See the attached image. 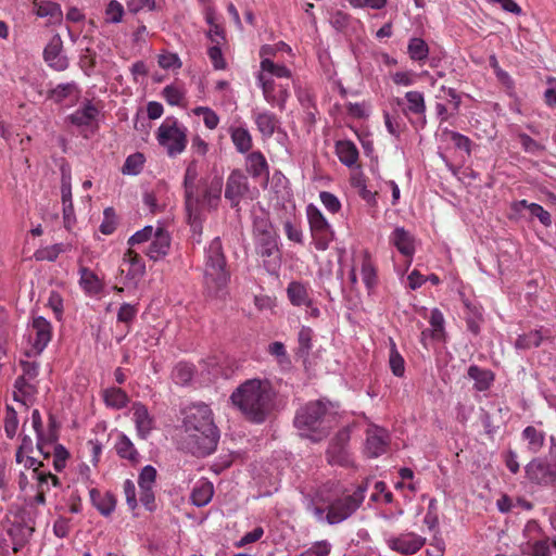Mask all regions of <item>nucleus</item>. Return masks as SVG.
Masks as SVG:
<instances>
[{
  "mask_svg": "<svg viewBox=\"0 0 556 556\" xmlns=\"http://www.w3.org/2000/svg\"><path fill=\"white\" fill-rule=\"evenodd\" d=\"M182 440L186 447L197 456H207L215 452L219 431L208 405L195 403L185 409Z\"/></svg>",
  "mask_w": 556,
  "mask_h": 556,
  "instance_id": "1",
  "label": "nucleus"
},
{
  "mask_svg": "<svg viewBox=\"0 0 556 556\" xmlns=\"http://www.w3.org/2000/svg\"><path fill=\"white\" fill-rule=\"evenodd\" d=\"M276 393L267 379L252 378L240 383L229 401L247 420L263 424L275 407Z\"/></svg>",
  "mask_w": 556,
  "mask_h": 556,
  "instance_id": "2",
  "label": "nucleus"
},
{
  "mask_svg": "<svg viewBox=\"0 0 556 556\" xmlns=\"http://www.w3.org/2000/svg\"><path fill=\"white\" fill-rule=\"evenodd\" d=\"M292 72L287 66H273L266 62L263 71L255 74L256 85L262 90L264 100L271 108L283 111L290 98Z\"/></svg>",
  "mask_w": 556,
  "mask_h": 556,
  "instance_id": "3",
  "label": "nucleus"
},
{
  "mask_svg": "<svg viewBox=\"0 0 556 556\" xmlns=\"http://www.w3.org/2000/svg\"><path fill=\"white\" fill-rule=\"evenodd\" d=\"M293 424L300 437L316 443L329 434L333 416L323 401H312L296 410Z\"/></svg>",
  "mask_w": 556,
  "mask_h": 556,
  "instance_id": "4",
  "label": "nucleus"
},
{
  "mask_svg": "<svg viewBox=\"0 0 556 556\" xmlns=\"http://www.w3.org/2000/svg\"><path fill=\"white\" fill-rule=\"evenodd\" d=\"M230 280L219 238H214L204 252L203 282L211 298H223Z\"/></svg>",
  "mask_w": 556,
  "mask_h": 556,
  "instance_id": "5",
  "label": "nucleus"
},
{
  "mask_svg": "<svg viewBox=\"0 0 556 556\" xmlns=\"http://www.w3.org/2000/svg\"><path fill=\"white\" fill-rule=\"evenodd\" d=\"M367 482L359 485L353 494H345L328 501L326 507L319 506L315 501L309 503L307 509L317 521H327L337 525L348 519L361 506L367 491Z\"/></svg>",
  "mask_w": 556,
  "mask_h": 556,
  "instance_id": "6",
  "label": "nucleus"
},
{
  "mask_svg": "<svg viewBox=\"0 0 556 556\" xmlns=\"http://www.w3.org/2000/svg\"><path fill=\"white\" fill-rule=\"evenodd\" d=\"M155 138L169 157H176L187 148L188 128L176 117L167 116L156 129Z\"/></svg>",
  "mask_w": 556,
  "mask_h": 556,
  "instance_id": "7",
  "label": "nucleus"
},
{
  "mask_svg": "<svg viewBox=\"0 0 556 556\" xmlns=\"http://www.w3.org/2000/svg\"><path fill=\"white\" fill-rule=\"evenodd\" d=\"M306 216L315 248L325 251L334 239V231L321 211L314 204L306 206Z\"/></svg>",
  "mask_w": 556,
  "mask_h": 556,
  "instance_id": "8",
  "label": "nucleus"
},
{
  "mask_svg": "<svg viewBox=\"0 0 556 556\" xmlns=\"http://www.w3.org/2000/svg\"><path fill=\"white\" fill-rule=\"evenodd\" d=\"M397 104L402 106L403 114L416 129L425 128L427 105L424 92L418 90L407 91L403 99H397Z\"/></svg>",
  "mask_w": 556,
  "mask_h": 556,
  "instance_id": "9",
  "label": "nucleus"
},
{
  "mask_svg": "<svg viewBox=\"0 0 556 556\" xmlns=\"http://www.w3.org/2000/svg\"><path fill=\"white\" fill-rule=\"evenodd\" d=\"M256 254L262 258L263 266L270 275H277L281 267L279 236L271 235L254 240Z\"/></svg>",
  "mask_w": 556,
  "mask_h": 556,
  "instance_id": "10",
  "label": "nucleus"
},
{
  "mask_svg": "<svg viewBox=\"0 0 556 556\" xmlns=\"http://www.w3.org/2000/svg\"><path fill=\"white\" fill-rule=\"evenodd\" d=\"M52 339V325L42 316H36L27 327V340L30 345L28 355H39Z\"/></svg>",
  "mask_w": 556,
  "mask_h": 556,
  "instance_id": "11",
  "label": "nucleus"
},
{
  "mask_svg": "<svg viewBox=\"0 0 556 556\" xmlns=\"http://www.w3.org/2000/svg\"><path fill=\"white\" fill-rule=\"evenodd\" d=\"M198 178L197 162L192 161L188 164L184 177L185 204L188 212L189 223L191 227L195 226L199 218L200 198L197 192L195 181Z\"/></svg>",
  "mask_w": 556,
  "mask_h": 556,
  "instance_id": "12",
  "label": "nucleus"
},
{
  "mask_svg": "<svg viewBox=\"0 0 556 556\" xmlns=\"http://www.w3.org/2000/svg\"><path fill=\"white\" fill-rule=\"evenodd\" d=\"M119 269L124 277V283L137 287L146 274V264L140 254L132 249H128L123 256Z\"/></svg>",
  "mask_w": 556,
  "mask_h": 556,
  "instance_id": "13",
  "label": "nucleus"
},
{
  "mask_svg": "<svg viewBox=\"0 0 556 556\" xmlns=\"http://www.w3.org/2000/svg\"><path fill=\"white\" fill-rule=\"evenodd\" d=\"M388 547L403 556H410L419 552L426 539L415 532H404L399 535H389L384 539Z\"/></svg>",
  "mask_w": 556,
  "mask_h": 556,
  "instance_id": "14",
  "label": "nucleus"
},
{
  "mask_svg": "<svg viewBox=\"0 0 556 556\" xmlns=\"http://www.w3.org/2000/svg\"><path fill=\"white\" fill-rule=\"evenodd\" d=\"M527 478L539 485L551 486L556 483V463L535 458L526 466Z\"/></svg>",
  "mask_w": 556,
  "mask_h": 556,
  "instance_id": "15",
  "label": "nucleus"
},
{
  "mask_svg": "<svg viewBox=\"0 0 556 556\" xmlns=\"http://www.w3.org/2000/svg\"><path fill=\"white\" fill-rule=\"evenodd\" d=\"M252 119L262 139L267 140L271 138L275 132L288 138L287 132L280 126L279 117L271 111L266 109H254L252 111Z\"/></svg>",
  "mask_w": 556,
  "mask_h": 556,
  "instance_id": "16",
  "label": "nucleus"
},
{
  "mask_svg": "<svg viewBox=\"0 0 556 556\" xmlns=\"http://www.w3.org/2000/svg\"><path fill=\"white\" fill-rule=\"evenodd\" d=\"M156 476V469L151 465H147L141 469L138 477V485L140 490L139 500L148 510H153L155 508L154 488Z\"/></svg>",
  "mask_w": 556,
  "mask_h": 556,
  "instance_id": "17",
  "label": "nucleus"
},
{
  "mask_svg": "<svg viewBox=\"0 0 556 556\" xmlns=\"http://www.w3.org/2000/svg\"><path fill=\"white\" fill-rule=\"evenodd\" d=\"M389 243L394 247L400 254L407 258V267L412 264L416 252V238L402 226H396L388 238Z\"/></svg>",
  "mask_w": 556,
  "mask_h": 556,
  "instance_id": "18",
  "label": "nucleus"
},
{
  "mask_svg": "<svg viewBox=\"0 0 556 556\" xmlns=\"http://www.w3.org/2000/svg\"><path fill=\"white\" fill-rule=\"evenodd\" d=\"M169 248L170 236L163 225L157 223L155 236L151 238L144 253L151 261L156 262L168 254Z\"/></svg>",
  "mask_w": 556,
  "mask_h": 556,
  "instance_id": "19",
  "label": "nucleus"
},
{
  "mask_svg": "<svg viewBox=\"0 0 556 556\" xmlns=\"http://www.w3.org/2000/svg\"><path fill=\"white\" fill-rule=\"evenodd\" d=\"M248 189L247 176L239 169L232 170L227 178L225 198L230 201L232 206H237Z\"/></svg>",
  "mask_w": 556,
  "mask_h": 556,
  "instance_id": "20",
  "label": "nucleus"
},
{
  "mask_svg": "<svg viewBox=\"0 0 556 556\" xmlns=\"http://www.w3.org/2000/svg\"><path fill=\"white\" fill-rule=\"evenodd\" d=\"M43 59L55 71L62 72L68 67V60L63 54V42L59 35L53 36L46 46Z\"/></svg>",
  "mask_w": 556,
  "mask_h": 556,
  "instance_id": "21",
  "label": "nucleus"
},
{
  "mask_svg": "<svg viewBox=\"0 0 556 556\" xmlns=\"http://www.w3.org/2000/svg\"><path fill=\"white\" fill-rule=\"evenodd\" d=\"M389 444L388 431L383 428L371 426L366 432L365 451L370 457H378L387 451Z\"/></svg>",
  "mask_w": 556,
  "mask_h": 556,
  "instance_id": "22",
  "label": "nucleus"
},
{
  "mask_svg": "<svg viewBox=\"0 0 556 556\" xmlns=\"http://www.w3.org/2000/svg\"><path fill=\"white\" fill-rule=\"evenodd\" d=\"M131 413L138 437L143 440L147 439L155 428L153 416L150 415L147 406L140 402L132 404Z\"/></svg>",
  "mask_w": 556,
  "mask_h": 556,
  "instance_id": "23",
  "label": "nucleus"
},
{
  "mask_svg": "<svg viewBox=\"0 0 556 556\" xmlns=\"http://www.w3.org/2000/svg\"><path fill=\"white\" fill-rule=\"evenodd\" d=\"M228 134L230 136L231 142L239 153L245 154L250 152L253 147V139L250 130L244 124L230 125L228 128Z\"/></svg>",
  "mask_w": 556,
  "mask_h": 556,
  "instance_id": "24",
  "label": "nucleus"
},
{
  "mask_svg": "<svg viewBox=\"0 0 556 556\" xmlns=\"http://www.w3.org/2000/svg\"><path fill=\"white\" fill-rule=\"evenodd\" d=\"M222 186V180L215 178L205 187L202 197L199 195V210L202 206L208 210H215L218 206V203L220 201ZM198 219H200V217ZM198 226L199 223H195V226L192 228L195 230Z\"/></svg>",
  "mask_w": 556,
  "mask_h": 556,
  "instance_id": "25",
  "label": "nucleus"
},
{
  "mask_svg": "<svg viewBox=\"0 0 556 556\" xmlns=\"http://www.w3.org/2000/svg\"><path fill=\"white\" fill-rule=\"evenodd\" d=\"M99 115L98 108L87 100L80 108L68 116L70 122L78 127L91 126Z\"/></svg>",
  "mask_w": 556,
  "mask_h": 556,
  "instance_id": "26",
  "label": "nucleus"
},
{
  "mask_svg": "<svg viewBox=\"0 0 556 556\" xmlns=\"http://www.w3.org/2000/svg\"><path fill=\"white\" fill-rule=\"evenodd\" d=\"M34 527L23 521H13L8 529V534L12 540L13 551H20L30 539Z\"/></svg>",
  "mask_w": 556,
  "mask_h": 556,
  "instance_id": "27",
  "label": "nucleus"
},
{
  "mask_svg": "<svg viewBox=\"0 0 556 556\" xmlns=\"http://www.w3.org/2000/svg\"><path fill=\"white\" fill-rule=\"evenodd\" d=\"M430 328L421 332V342L427 345L428 340H441L444 333V317L438 308H433L429 316Z\"/></svg>",
  "mask_w": 556,
  "mask_h": 556,
  "instance_id": "28",
  "label": "nucleus"
},
{
  "mask_svg": "<svg viewBox=\"0 0 556 556\" xmlns=\"http://www.w3.org/2000/svg\"><path fill=\"white\" fill-rule=\"evenodd\" d=\"M33 7L38 17H48L52 24L62 22L63 12L60 4L48 0H34Z\"/></svg>",
  "mask_w": 556,
  "mask_h": 556,
  "instance_id": "29",
  "label": "nucleus"
},
{
  "mask_svg": "<svg viewBox=\"0 0 556 556\" xmlns=\"http://www.w3.org/2000/svg\"><path fill=\"white\" fill-rule=\"evenodd\" d=\"M89 494L92 505L100 511L101 515L110 516L115 510L116 498L112 493H101L97 489H91Z\"/></svg>",
  "mask_w": 556,
  "mask_h": 556,
  "instance_id": "30",
  "label": "nucleus"
},
{
  "mask_svg": "<svg viewBox=\"0 0 556 556\" xmlns=\"http://www.w3.org/2000/svg\"><path fill=\"white\" fill-rule=\"evenodd\" d=\"M25 376H20L14 383L13 397L25 406L31 403L36 392L35 386Z\"/></svg>",
  "mask_w": 556,
  "mask_h": 556,
  "instance_id": "31",
  "label": "nucleus"
},
{
  "mask_svg": "<svg viewBox=\"0 0 556 556\" xmlns=\"http://www.w3.org/2000/svg\"><path fill=\"white\" fill-rule=\"evenodd\" d=\"M287 295L294 306H311L312 300L308 294V288L302 282L291 281L287 287Z\"/></svg>",
  "mask_w": 556,
  "mask_h": 556,
  "instance_id": "32",
  "label": "nucleus"
},
{
  "mask_svg": "<svg viewBox=\"0 0 556 556\" xmlns=\"http://www.w3.org/2000/svg\"><path fill=\"white\" fill-rule=\"evenodd\" d=\"M336 154L340 162L348 167L356 165L358 160V150L354 142L341 140L336 143Z\"/></svg>",
  "mask_w": 556,
  "mask_h": 556,
  "instance_id": "33",
  "label": "nucleus"
},
{
  "mask_svg": "<svg viewBox=\"0 0 556 556\" xmlns=\"http://www.w3.org/2000/svg\"><path fill=\"white\" fill-rule=\"evenodd\" d=\"M214 494V486L213 484L207 480H200L194 485L190 500L193 505L197 507H203L207 505Z\"/></svg>",
  "mask_w": 556,
  "mask_h": 556,
  "instance_id": "34",
  "label": "nucleus"
},
{
  "mask_svg": "<svg viewBox=\"0 0 556 556\" xmlns=\"http://www.w3.org/2000/svg\"><path fill=\"white\" fill-rule=\"evenodd\" d=\"M247 170L253 177L268 175V163L261 151L250 152L245 157Z\"/></svg>",
  "mask_w": 556,
  "mask_h": 556,
  "instance_id": "35",
  "label": "nucleus"
},
{
  "mask_svg": "<svg viewBox=\"0 0 556 556\" xmlns=\"http://www.w3.org/2000/svg\"><path fill=\"white\" fill-rule=\"evenodd\" d=\"M103 401L110 408L122 409L127 406L129 397L121 388L112 387L103 391Z\"/></svg>",
  "mask_w": 556,
  "mask_h": 556,
  "instance_id": "36",
  "label": "nucleus"
},
{
  "mask_svg": "<svg viewBox=\"0 0 556 556\" xmlns=\"http://www.w3.org/2000/svg\"><path fill=\"white\" fill-rule=\"evenodd\" d=\"M79 286L88 294H98L102 290V282L99 277L89 268L79 269Z\"/></svg>",
  "mask_w": 556,
  "mask_h": 556,
  "instance_id": "37",
  "label": "nucleus"
},
{
  "mask_svg": "<svg viewBox=\"0 0 556 556\" xmlns=\"http://www.w3.org/2000/svg\"><path fill=\"white\" fill-rule=\"evenodd\" d=\"M489 66L493 68L501 89L508 96H513L515 93V81L511 76L500 67L494 56H489Z\"/></svg>",
  "mask_w": 556,
  "mask_h": 556,
  "instance_id": "38",
  "label": "nucleus"
},
{
  "mask_svg": "<svg viewBox=\"0 0 556 556\" xmlns=\"http://www.w3.org/2000/svg\"><path fill=\"white\" fill-rule=\"evenodd\" d=\"M31 426L37 437V448L45 458H48L51 455V451L47 450L49 442L43 435L42 419L38 409L31 412Z\"/></svg>",
  "mask_w": 556,
  "mask_h": 556,
  "instance_id": "39",
  "label": "nucleus"
},
{
  "mask_svg": "<svg viewBox=\"0 0 556 556\" xmlns=\"http://www.w3.org/2000/svg\"><path fill=\"white\" fill-rule=\"evenodd\" d=\"M527 208L532 217H536L542 225L545 227L551 226L552 217L551 214L540 204L529 203L527 200H520L515 203V210Z\"/></svg>",
  "mask_w": 556,
  "mask_h": 556,
  "instance_id": "40",
  "label": "nucleus"
},
{
  "mask_svg": "<svg viewBox=\"0 0 556 556\" xmlns=\"http://www.w3.org/2000/svg\"><path fill=\"white\" fill-rule=\"evenodd\" d=\"M407 53L412 61L418 63L425 62L429 55L428 43L419 37H413L408 41Z\"/></svg>",
  "mask_w": 556,
  "mask_h": 556,
  "instance_id": "41",
  "label": "nucleus"
},
{
  "mask_svg": "<svg viewBox=\"0 0 556 556\" xmlns=\"http://www.w3.org/2000/svg\"><path fill=\"white\" fill-rule=\"evenodd\" d=\"M521 435L531 453H539L544 445L545 433L533 426L526 427Z\"/></svg>",
  "mask_w": 556,
  "mask_h": 556,
  "instance_id": "42",
  "label": "nucleus"
},
{
  "mask_svg": "<svg viewBox=\"0 0 556 556\" xmlns=\"http://www.w3.org/2000/svg\"><path fill=\"white\" fill-rule=\"evenodd\" d=\"M115 451L119 457L130 462H137L139 456L134 443L125 433H119L117 435Z\"/></svg>",
  "mask_w": 556,
  "mask_h": 556,
  "instance_id": "43",
  "label": "nucleus"
},
{
  "mask_svg": "<svg viewBox=\"0 0 556 556\" xmlns=\"http://www.w3.org/2000/svg\"><path fill=\"white\" fill-rule=\"evenodd\" d=\"M327 459L331 465L349 466L351 465V458L346 447L336 442H330L327 450Z\"/></svg>",
  "mask_w": 556,
  "mask_h": 556,
  "instance_id": "44",
  "label": "nucleus"
},
{
  "mask_svg": "<svg viewBox=\"0 0 556 556\" xmlns=\"http://www.w3.org/2000/svg\"><path fill=\"white\" fill-rule=\"evenodd\" d=\"M351 185L364 201L370 205L377 204V192L367 189L366 179L362 173H356L351 177Z\"/></svg>",
  "mask_w": 556,
  "mask_h": 556,
  "instance_id": "45",
  "label": "nucleus"
},
{
  "mask_svg": "<svg viewBox=\"0 0 556 556\" xmlns=\"http://www.w3.org/2000/svg\"><path fill=\"white\" fill-rule=\"evenodd\" d=\"M361 275L363 282L365 283L366 288L371 291L376 288L378 283V276H377V268L372 261L370 260L369 255L366 254L363 257L362 266H361Z\"/></svg>",
  "mask_w": 556,
  "mask_h": 556,
  "instance_id": "46",
  "label": "nucleus"
},
{
  "mask_svg": "<svg viewBox=\"0 0 556 556\" xmlns=\"http://www.w3.org/2000/svg\"><path fill=\"white\" fill-rule=\"evenodd\" d=\"M314 331L307 326H302L298 332V349L296 355L301 357H307L313 348Z\"/></svg>",
  "mask_w": 556,
  "mask_h": 556,
  "instance_id": "47",
  "label": "nucleus"
},
{
  "mask_svg": "<svg viewBox=\"0 0 556 556\" xmlns=\"http://www.w3.org/2000/svg\"><path fill=\"white\" fill-rule=\"evenodd\" d=\"M79 96V89L76 83H65L58 85L51 90V99L58 103L65 101L66 99L77 98Z\"/></svg>",
  "mask_w": 556,
  "mask_h": 556,
  "instance_id": "48",
  "label": "nucleus"
},
{
  "mask_svg": "<svg viewBox=\"0 0 556 556\" xmlns=\"http://www.w3.org/2000/svg\"><path fill=\"white\" fill-rule=\"evenodd\" d=\"M194 376V367L192 364L180 362L173 370V379L177 384H187Z\"/></svg>",
  "mask_w": 556,
  "mask_h": 556,
  "instance_id": "49",
  "label": "nucleus"
},
{
  "mask_svg": "<svg viewBox=\"0 0 556 556\" xmlns=\"http://www.w3.org/2000/svg\"><path fill=\"white\" fill-rule=\"evenodd\" d=\"M390 355H389V365L394 376L403 377L405 372V362L403 356L397 351L395 342L390 340Z\"/></svg>",
  "mask_w": 556,
  "mask_h": 556,
  "instance_id": "50",
  "label": "nucleus"
},
{
  "mask_svg": "<svg viewBox=\"0 0 556 556\" xmlns=\"http://www.w3.org/2000/svg\"><path fill=\"white\" fill-rule=\"evenodd\" d=\"M192 113L195 116H202L204 126L210 129L214 130L217 128L219 124V116L216 114L214 110H212L208 106H195L192 109Z\"/></svg>",
  "mask_w": 556,
  "mask_h": 556,
  "instance_id": "51",
  "label": "nucleus"
},
{
  "mask_svg": "<svg viewBox=\"0 0 556 556\" xmlns=\"http://www.w3.org/2000/svg\"><path fill=\"white\" fill-rule=\"evenodd\" d=\"M146 162L144 155L140 152L130 154L122 168L123 174L125 175H138L142 168L143 164Z\"/></svg>",
  "mask_w": 556,
  "mask_h": 556,
  "instance_id": "52",
  "label": "nucleus"
},
{
  "mask_svg": "<svg viewBox=\"0 0 556 556\" xmlns=\"http://www.w3.org/2000/svg\"><path fill=\"white\" fill-rule=\"evenodd\" d=\"M49 446L47 447L48 451L52 448V456H53V467L56 471H62L65 466L66 462L70 457L68 451L61 444H55L52 446V442L49 441Z\"/></svg>",
  "mask_w": 556,
  "mask_h": 556,
  "instance_id": "53",
  "label": "nucleus"
},
{
  "mask_svg": "<svg viewBox=\"0 0 556 556\" xmlns=\"http://www.w3.org/2000/svg\"><path fill=\"white\" fill-rule=\"evenodd\" d=\"M156 232V226L148 225L143 227L142 229L136 231L134 235H131L127 241L130 249L136 245H140L143 243L150 242L151 238L155 236Z\"/></svg>",
  "mask_w": 556,
  "mask_h": 556,
  "instance_id": "54",
  "label": "nucleus"
},
{
  "mask_svg": "<svg viewBox=\"0 0 556 556\" xmlns=\"http://www.w3.org/2000/svg\"><path fill=\"white\" fill-rule=\"evenodd\" d=\"M36 473V480L38 481V492L35 496V502L37 504H45L46 496H45V490H43V483H48L50 480L52 481V485H56L59 482V479L52 475L51 472H37Z\"/></svg>",
  "mask_w": 556,
  "mask_h": 556,
  "instance_id": "55",
  "label": "nucleus"
},
{
  "mask_svg": "<svg viewBox=\"0 0 556 556\" xmlns=\"http://www.w3.org/2000/svg\"><path fill=\"white\" fill-rule=\"evenodd\" d=\"M124 7L117 0H111L105 8V22L110 24L121 23L124 16Z\"/></svg>",
  "mask_w": 556,
  "mask_h": 556,
  "instance_id": "56",
  "label": "nucleus"
},
{
  "mask_svg": "<svg viewBox=\"0 0 556 556\" xmlns=\"http://www.w3.org/2000/svg\"><path fill=\"white\" fill-rule=\"evenodd\" d=\"M542 339H543V337L540 333V331L535 330V331H531L529 333L519 336L516 340L515 345L517 349L528 350L531 348L539 346L542 342Z\"/></svg>",
  "mask_w": 556,
  "mask_h": 556,
  "instance_id": "57",
  "label": "nucleus"
},
{
  "mask_svg": "<svg viewBox=\"0 0 556 556\" xmlns=\"http://www.w3.org/2000/svg\"><path fill=\"white\" fill-rule=\"evenodd\" d=\"M391 79L396 86L410 87L417 83L418 75L412 70L399 71L391 75Z\"/></svg>",
  "mask_w": 556,
  "mask_h": 556,
  "instance_id": "58",
  "label": "nucleus"
},
{
  "mask_svg": "<svg viewBox=\"0 0 556 556\" xmlns=\"http://www.w3.org/2000/svg\"><path fill=\"white\" fill-rule=\"evenodd\" d=\"M61 197L62 203H73L71 170L64 166L61 168Z\"/></svg>",
  "mask_w": 556,
  "mask_h": 556,
  "instance_id": "59",
  "label": "nucleus"
},
{
  "mask_svg": "<svg viewBox=\"0 0 556 556\" xmlns=\"http://www.w3.org/2000/svg\"><path fill=\"white\" fill-rule=\"evenodd\" d=\"M437 98L440 100H446L454 112L458 111L460 105V97L457 94L455 89L441 86Z\"/></svg>",
  "mask_w": 556,
  "mask_h": 556,
  "instance_id": "60",
  "label": "nucleus"
},
{
  "mask_svg": "<svg viewBox=\"0 0 556 556\" xmlns=\"http://www.w3.org/2000/svg\"><path fill=\"white\" fill-rule=\"evenodd\" d=\"M276 233L275 228L267 218H260L254 222V240Z\"/></svg>",
  "mask_w": 556,
  "mask_h": 556,
  "instance_id": "61",
  "label": "nucleus"
},
{
  "mask_svg": "<svg viewBox=\"0 0 556 556\" xmlns=\"http://www.w3.org/2000/svg\"><path fill=\"white\" fill-rule=\"evenodd\" d=\"M18 418L14 408L7 406L5 419H4V431L7 435L12 439L17 432Z\"/></svg>",
  "mask_w": 556,
  "mask_h": 556,
  "instance_id": "62",
  "label": "nucleus"
},
{
  "mask_svg": "<svg viewBox=\"0 0 556 556\" xmlns=\"http://www.w3.org/2000/svg\"><path fill=\"white\" fill-rule=\"evenodd\" d=\"M319 199L325 206V208L331 213L336 214L341 210V202L337 195L329 191H321L319 193Z\"/></svg>",
  "mask_w": 556,
  "mask_h": 556,
  "instance_id": "63",
  "label": "nucleus"
},
{
  "mask_svg": "<svg viewBox=\"0 0 556 556\" xmlns=\"http://www.w3.org/2000/svg\"><path fill=\"white\" fill-rule=\"evenodd\" d=\"M332 545L327 540L317 541L303 553L306 556H329Z\"/></svg>",
  "mask_w": 556,
  "mask_h": 556,
  "instance_id": "64",
  "label": "nucleus"
}]
</instances>
